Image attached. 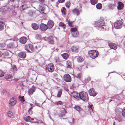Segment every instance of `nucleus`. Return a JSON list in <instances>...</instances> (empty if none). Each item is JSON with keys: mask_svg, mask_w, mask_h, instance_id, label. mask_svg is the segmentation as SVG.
<instances>
[{"mask_svg": "<svg viewBox=\"0 0 125 125\" xmlns=\"http://www.w3.org/2000/svg\"><path fill=\"white\" fill-rule=\"evenodd\" d=\"M104 24V20L101 19L95 21L94 23L95 27L98 30H104L105 27Z\"/></svg>", "mask_w": 125, "mask_h": 125, "instance_id": "nucleus-1", "label": "nucleus"}, {"mask_svg": "<svg viewBox=\"0 0 125 125\" xmlns=\"http://www.w3.org/2000/svg\"><path fill=\"white\" fill-rule=\"evenodd\" d=\"M79 100H81L84 101H87L89 100V98L87 93L83 91L80 92L79 93Z\"/></svg>", "mask_w": 125, "mask_h": 125, "instance_id": "nucleus-2", "label": "nucleus"}, {"mask_svg": "<svg viewBox=\"0 0 125 125\" xmlns=\"http://www.w3.org/2000/svg\"><path fill=\"white\" fill-rule=\"evenodd\" d=\"M88 53L89 56L93 59L97 57L99 54L98 51L94 50L90 51L88 52Z\"/></svg>", "mask_w": 125, "mask_h": 125, "instance_id": "nucleus-3", "label": "nucleus"}, {"mask_svg": "<svg viewBox=\"0 0 125 125\" xmlns=\"http://www.w3.org/2000/svg\"><path fill=\"white\" fill-rule=\"evenodd\" d=\"M123 24V22L121 21L118 20L114 23V27L116 29H119L122 27Z\"/></svg>", "mask_w": 125, "mask_h": 125, "instance_id": "nucleus-4", "label": "nucleus"}, {"mask_svg": "<svg viewBox=\"0 0 125 125\" xmlns=\"http://www.w3.org/2000/svg\"><path fill=\"white\" fill-rule=\"evenodd\" d=\"M25 50L28 52H32L33 51V48L31 44H29L26 45Z\"/></svg>", "mask_w": 125, "mask_h": 125, "instance_id": "nucleus-5", "label": "nucleus"}, {"mask_svg": "<svg viewBox=\"0 0 125 125\" xmlns=\"http://www.w3.org/2000/svg\"><path fill=\"white\" fill-rule=\"evenodd\" d=\"M71 97L73 98L76 101L79 100V94L78 93L75 91H74L71 93Z\"/></svg>", "mask_w": 125, "mask_h": 125, "instance_id": "nucleus-6", "label": "nucleus"}, {"mask_svg": "<svg viewBox=\"0 0 125 125\" xmlns=\"http://www.w3.org/2000/svg\"><path fill=\"white\" fill-rule=\"evenodd\" d=\"M71 30L72 33V35L73 37H76L78 35L79 33L76 28H71Z\"/></svg>", "mask_w": 125, "mask_h": 125, "instance_id": "nucleus-7", "label": "nucleus"}, {"mask_svg": "<svg viewBox=\"0 0 125 125\" xmlns=\"http://www.w3.org/2000/svg\"><path fill=\"white\" fill-rule=\"evenodd\" d=\"M48 71L50 72H53L54 70V66L52 63L49 64L47 67L46 68Z\"/></svg>", "mask_w": 125, "mask_h": 125, "instance_id": "nucleus-8", "label": "nucleus"}, {"mask_svg": "<svg viewBox=\"0 0 125 125\" xmlns=\"http://www.w3.org/2000/svg\"><path fill=\"white\" fill-rule=\"evenodd\" d=\"M64 80L66 82H70L71 81V78L70 75L68 74H64L63 76Z\"/></svg>", "mask_w": 125, "mask_h": 125, "instance_id": "nucleus-9", "label": "nucleus"}, {"mask_svg": "<svg viewBox=\"0 0 125 125\" xmlns=\"http://www.w3.org/2000/svg\"><path fill=\"white\" fill-rule=\"evenodd\" d=\"M90 95L94 96H96L97 93L96 92L94 89L93 88L90 89L88 91Z\"/></svg>", "mask_w": 125, "mask_h": 125, "instance_id": "nucleus-10", "label": "nucleus"}, {"mask_svg": "<svg viewBox=\"0 0 125 125\" xmlns=\"http://www.w3.org/2000/svg\"><path fill=\"white\" fill-rule=\"evenodd\" d=\"M111 2L108 4L109 8L111 10H113L115 6V0H111Z\"/></svg>", "mask_w": 125, "mask_h": 125, "instance_id": "nucleus-11", "label": "nucleus"}, {"mask_svg": "<svg viewBox=\"0 0 125 125\" xmlns=\"http://www.w3.org/2000/svg\"><path fill=\"white\" fill-rule=\"evenodd\" d=\"M98 41L97 39H93L88 41L87 43L88 45L93 46L95 45V42H97Z\"/></svg>", "mask_w": 125, "mask_h": 125, "instance_id": "nucleus-12", "label": "nucleus"}, {"mask_svg": "<svg viewBox=\"0 0 125 125\" xmlns=\"http://www.w3.org/2000/svg\"><path fill=\"white\" fill-rule=\"evenodd\" d=\"M16 103V101L15 98L12 97L9 100V103L10 105L11 106L15 105Z\"/></svg>", "mask_w": 125, "mask_h": 125, "instance_id": "nucleus-13", "label": "nucleus"}, {"mask_svg": "<svg viewBox=\"0 0 125 125\" xmlns=\"http://www.w3.org/2000/svg\"><path fill=\"white\" fill-rule=\"evenodd\" d=\"M66 113L65 109L63 108H61L60 109V113L59 115L60 116H63L65 115Z\"/></svg>", "mask_w": 125, "mask_h": 125, "instance_id": "nucleus-14", "label": "nucleus"}, {"mask_svg": "<svg viewBox=\"0 0 125 125\" xmlns=\"http://www.w3.org/2000/svg\"><path fill=\"white\" fill-rule=\"evenodd\" d=\"M40 28L41 30L44 31L46 30L48 28L46 25L45 24L43 23H42L40 25Z\"/></svg>", "mask_w": 125, "mask_h": 125, "instance_id": "nucleus-15", "label": "nucleus"}, {"mask_svg": "<svg viewBox=\"0 0 125 125\" xmlns=\"http://www.w3.org/2000/svg\"><path fill=\"white\" fill-rule=\"evenodd\" d=\"M27 39L25 37H22L19 39V42L21 43L24 44L27 42Z\"/></svg>", "mask_w": 125, "mask_h": 125, "instance_id": "nucleus-16", "label": "nucleus"}, {"mask_svg": "<svg viewBox=\"0 0 125 125\" xmlns=\"http://www.w3.org/2000/svg\"><path fill=\"white\" fill-rule=\"evenodd\" d=\"M17 70L16 66L14 65L12 66L11 68L10 71V73H16Z\"/></svg>", "mask_w": 125, "mask_h": 125, "instance_id": "nucleus-17", "label": "nucleus"}, {"mask_svg": "<svg viewBox=\"0 0 125 125\" xmlns=\"http://www.w3.org/2000/svg\"><path fill=\"white\" fill-rule=\"evenodd\" d=\"M54 25V22L53 21L51 20L49 21H48L47 25L48 28L49 29L52 28Z\"/></svg>", "mask_w": 125, "mask_h": 125, "instance_id": "nucleus-18", "label": "nucleus"}, {"mask_svg": "<svg viewBox=\"0 0 125 125\" xmlns=\"http://www.w3.org/2000/svg\"><path fill=\"white\" fill-rule=\"evenodd\" d=\"M18 56L22 59L25 58L26 56V54L25 52H20L18 54Z\"/></svg>", "mask_w": 125, "mask_h": 125, "instance_id": "nucleus-19", "label": "nucleus"}, {"mask_svg": "<svg viewBox=\"0 0 125 125\" xmlns=\"http://www.w3.org/2000/svg\"><path fill=\"white\" fill-rule=\"evenodd\" d=\"M110 47L111 48L114 50H116L117 48V46L115 43H111L109 44Z\"/></svg>", "mask_w": 125, "mask_h": 125, "instance_id": "nucleus-20", "label": "nucleus"}, {"mask_svg": "<svg viewBox=\"0 0 125 125\" xmlns=\"http://www.w3.org/2000/svg\"><path fill=\"white\" fill-rule=\"evenodd\" d=\"M47 41L50 44H54V41L53 40V37L52 36L49 37L48 38Z\"/></svg>", "mask_w": 125, "mask_h": 125, "instance_id": "nucleus-21", "label": "nucleus"}, {"mask_svg": "<svg viewBox=\"0 0 125 125\" xmlns=\"http://www.w3.org/2000/svg\"><path fill=\"white\" fill-rule=\"evenodd\" d=\"M124 5L123 4L120 2H118V5L117 7V9L118 10H122L123 8Z\"/></svg>", "mask_w": 125, "mask_h": 125, "instance_id": "nucleus-22", "label": "nucleus"}, {"mask_svg": "<svg viewBox=\"0 0 125 125\" xmlns=\"http://www.w3.org/2000/svg\"><path fill=\"white\" fill-rule=\"evenodd\" d=\"M32 28L34 30H37L39 28V25L35 23H33L31 25Z\"/></svg>", "mask_w": 125, "mask_h": 125, "instance_id": "nucleus-23", "label": "nucleus"}, {"mask_svg": "<svg viewBox=\"0 0 125 125\" xmlns=\"http://www.w3.org/2000/svg\"><path fill=\"white\" fill-rule=\"evenodd\" d=\"M73 13L75 15H78L79 14V10L76 9H74L72 11Z\"/></svg>", "mask_w": 125, "mask_h": 125, "instance_id": "nucleus-24", "label": "nucleus"}, {"mask_svg": "<svg viewBox=\"0 0 125 125\" xmlns=\"http://www.w3.org/2000/svg\"><path fill=\"white\" fill-rule=\"evenodd\" d=\"M24 120L26 122H30L33 120V119L31 118L29 116H27L24 118Z\"/></svg>", "mask_w": 125, "mask_h": 125, "instance_id": "nucleus-25", "label": "nucleus"}, {"mask_svg": "<svg viewBox=\"0 0 125 125\" xmlns=\"http://www.w3.org/2000/svg\"><path fill=\"white\" fill-rule=\"evenodd\" d=\"M12 77L10 75H7L5 76V79L9 81H11L13 79Z\"/></svg>", "mask_w": 125, "mask_h": 125, "instance_id": "nucleus-26", "label": "nucleus"}, {"mask_svg": "<svg viewBox=\"0 0 125 125\" xmlns=\"http://www.w3.org/2000/svg\"><path fill=\"white\" fill-rule=\"evenodd\" d=\"M61 56L64 59L66 60L68 58L69 55L68 53H64L62 54Z\"/></svg>", "mask_w": 125, "mask_h": 125, "instance_id": "nucleus-27", "label": "nucleus"}, {"mask_svg": "<svg viewBox=\"0 0 125 125\" xmlns=\"http://www.w3.org/2000/svg\"><path fill=\"white\" fill-rule=\"evenodd\" d=\"M42 47V46L41 44H40L39 43L37 44V45L35 47V48L37 49L38 50H41Z\"/></svg>", "mask_w": 125, "mask_h": 125, "instance_id": "nucleus-28", "label": "nucleus"}, {"mask_svg": "<svg viewBox=\"0 0 125 125\" xmlns=\"http://www.w3.org/2000/svg\"><path fill=\"white\" fill-rule=\"evenodd\" d=\"M66 64L67 67V68L70 67L72 65V63L71 62L69 61H67Z\"/></svg>", "mask_w": 125, "mask_h": 125, "instance_id": "nucleus-29", "label": "nucleus"}, {"mask_svg": "<svg viewBox=\"0 0 125 125\" xmlns=\"http://www.w3.org/2000/svg\"><path fill=\"white\" fill-rule=\"evenodd\" d=\"M35 89H31L29 90L28 93L30 95H31L34 92Z\"/></svg>", "mask_w": 125, "mask_h": 125, "instance_id": "nucleus-30", "label": "nucleus"}, {"mask_svg": "<svg viewBox=\"0 0 125 125\" xmlns=\"http://www.w3.org/2000/svg\"><path fill=\"white\" fill-rule=\"evenodd\" d=\"M59 26L60 27H62L63 29H65L66 26L62 22H60L59 24Z\"/></svg>", "mask_w": 125, "mask_h": 125, "instance_id": "nucleus-31", "label": "nucleus"}, {"mask_svg": "<svg viewBox=\"0 0 125 125\" xmlns=\"http://www.w3.org/2000/svg\"><path fill=\"white\" fill-rule=\"evenodd\" d=\"M35 62L39 65H41L42 64H43L42 61H41L40 59L39 60H35Z\"/></svg>", "mask_w": 125, "mask_h": 125, "instance_id": "nucleus-32", "label": "nucleus"}, {"mask_svg": "<svg viewBox=\"0 0 125 125\" xmlns=\"http://www.w3.org/2000/svg\"><path fill=\"white\" fill-rule=\"evenodd\" d=\"M62 89H60L58 90V93L57 94V97H60L61 96L62 93Z\"/></svg>", "mask_w": 125, "mask_h": 125, "instance_id": "nucleus-33", "label": "nucleus"}, {"mask_svg": "<svg viewBox=\"0 0 125 125\" xmlns=\"http://www.w3.org/2000/svg\"><path fill=\"white\" fill-rule=\"evenodd\" d=\"M28 7V6L27 4H24L22 5L21 7V8L23 10H25Z\"/></svg>", "mask_w": 125, "mask_h": 125, "instance_id": "nucleus-34", "label": "nucleus"}, {"mask_svg": "<svg viewBox=\"0 0 125 125\" xmlns=\"http://www.w3.org/2000/svg\"><path fill=\"white\" fill-rule=\"evenodd\" d=\"M74 108L76 110H77L78 112H79L81 111L82 110V109L79 106L77 105L75 106Z\"/></svg>", "mask_w": 125, "mask_h": 125, "instance_id": "nucleus-35", "label": "nucleus"}, {"mask_svg": "<svg viewBox=\"0 0 125 125\" xmlns=\"http://www.w3.org/2000/svg\"><path fill=\"white\" fill-rule=\"evenodd\" d=\"M77 61L79 62H81L83 61V58L81 56L78 57L77 59Z\"/></svg>", "mask_w": 125, "mask_h": 125, "instance_id": "nucleus-36", "label": "nucleus"}, {"mask_svg": "<svg viewBox=\"0 0 125 125\" xmlns=\"http://www.w3.org/2000/svg\"><path fill=\"white\" fill-rule=\"evenodd\" d=\"M54 62L56 63H58L60 62V60L58 57H55L54 58Z\"/></svg>", "mask_w": 125, "mask_h": 125, "instance_id": "nucleus-37", "label": "nucleus"}, {"mask_svg": "<svg viewBox=\"0 0 125 125\" xmlns=\"http://www.w3.org/2000/svg\"><path fill=\"white\" fill-rule=\"evenodd\" d=\"M96 8L98 9H101L102 8V5L101 3H99L97 4L96 6Z\"/></svg>", "mask_w": 125, "mask_h": 125, "instance_id": "nucleus-38", "label": "nucleus"}, {"mask_svg": "<svg viewBox=\"0 0 125 125\" xmlns=\"http://www.w3.org/2000/svg\"><path fill=\"white\" fill-rule=\"evenodd\" d=\"M72 51L73 52H77L78 51V49L75 47H73L72 48Z\"/></svg>", "mask_w": 125, "mask_h": 125, "instance_id": "nucleus-39", "label": "nucleus"}, {"mask_svg": "<svg viewBox=\"0 0 125 125\" xmlns=\"http://www.w3.org/2000/svg\"><path fill=\"white\" fill-rule=\"evenodd\" d=\"M121 110V109L120 108H117L115 109V112L117 114L120 113Z\"/></svg>", "mask_w": 125, "mask_h": 125, "instance_id": "nucleus-40", "label": "nucleus"}, {"mask_svg": "<svg viewBox=\"0 0 125 125\" xmlns=\"http://www.w3.org/2000/svg\"><path fill=\"white\" fill-rule=\"evenodd\" d=\"M4 25L3 23L2 22H0V31L2 30L4 28Z\"/></svg>", "mask_w": 125, "mask_h": 125, "instance_id": "nucleus-41", "label": "nucleus"}, {"mask_svg": "<svg viewBox=\"0 0 125 125\" xmlns=\"http://www.w3.org/2000/svg\"><path fill=\"white\" fill-rule=\"evenodd\" d=\"M35 38L38 40H40L41 38V36L40 35L37 34L35 36Z\"/></svg>", "mask_w": 125, "mask_h": 125, "instance_id": "nucleus-42", "label": "nucleus"}, {"mask_svg": "<svg viewBox=\"0 0 125 125\" xmlns=\"http://www.w3.org/2000/svg\"><path fill=\"white\" fill-rule=\"evenodd\" d=\"M97 0H91V3L93 5L95 4L97 2Z\"/></svg>", "mask_w": 125, "mask_h": 125, "instance_id": "nucleus-43", "label": "nucleus"}, {"mask_svg": "<svg viewBox=\"0 0 125 125\" xmlns=\"http://www.w3.org/2000/svg\"><path fill=\"white\" fill-rule=\"evenodd\" d=\"M44 8L43 7V6L42 5H40V7L39 8V9L41 11L43 12L44 11Z\"/></svg>", "mask_w": 125, "mask_h": 125, "instance_id": "nucleus-44", "label": "nucleus"}, {"mask_svg": "<svg viewBox=\"0 0 125 125\" xmlns=\"http://www.w3.org/2000/svg\"><path fill=\"white\" fill-rule=\"evenodd\" d=\"M63 103L61 101H59L58 102H55V104L57 105H62L63 104Z\"/></svg>", "mask_w": 125, "mask_h": 125, "instance_id": "nucleus-45", "label": "nucleus"}, {"mask_svg": "<svg viewBox=\"0 0 125 125\" xmlns=\"http://www.w3.org/2000/svg\"><path fill=\"white\" fill-rule=\"evenodd\" d=\"M61 11L63 14L65 15L66 14V10L64 7H62L61 9Z\"/></svg>", "mask_w": 125, "mask_h": 125, "instance_id": "nucleus-46", "label": "nucleus"}, {"mask_svg": "<svg viewBox=\"0 0 125 125\" xmlns=\"http://www.w3.org/2000/svg\"><path fill=\"white\" fill-rule=\"evenodd\" d=\"M8 116L10 117H11L13 116V114L11 111H9L8 113Z\"/></svg>", "mask_w": 125, "mask_h": 125, "instance_id": "nucleus-47", "label": "nucleus"}, {"mask_svg": "<svg viewBox=\"0 0 125 125\" xmlns=\"http://www.w3.org/2000/svg\"><path fill=\"white\" fill-rule=\"evenodd\" d=\"M29 15L30 16H32L34 15L35 14V12L33 11H30L29 12Z\"/></svg>", "mask_w": 125, "mask_h": 125, "instance_id": "nucleus-48", "label": "nucleus"}, {"mask_svg": "<svg viewBox=\"0 0 125 125\" xmlns=\"http://www.w3.org/2000/svg\"><path fill=\"white\" fill-rule=\"evenodd\" d=\"M122 114L123 116L125 117V107L123 109L122 111Z\"/></svg>", "mask_w": 125, "mask_h": 125, "instance_id": "nucleus-49", "label": "nucleus"}, {"mask_svg": "<svg viewBox=\"0 0 125 125\" xmlns=\"http://www.w3.org/2000/svg\"><path fill=\"white\" fill-rule=\"evenodd\" d=\"M76 77L78 78L79 79H81L82 77V74L81 73H78L77 74Z\"/></svg>", "mask_w": 125, "mask_h": 125, "instance_id": "nucleus-50", "label": "nucleus"}, {"mask_svg": "<svg viewBox=\"0 0 125 125\" xmlns=\"http://www.w3.org/2000/svg\"><path fill=\"white\" fill-rule=\"evenodd\" d=\"M91 78L90 76H88L84 80V81L85 82L87 83L88 81L90 80Z\"/></svg>", "mask_w": 125, "mask_h": 125, "instance_id": "nucleus-51", "label": "nucleus"}, {"mask_svg": "<svg viewBox=\"0 0 125 125\" xmlns=\"http://www.w3.org/2000/svg\"><path fill=\"white\" fill-rule=\"evenodd\" d=\"M19 99L20 100L24 102V101L25 100L24 99V96H20L19 97Z\"/></svg>", "mask_w": 125, "mask_h": 125, "instance_id": "nucleus-52", "label": "nucleus"}, {"mask_svg": "<svg viewBox=\"0 0 125 125\" xmlns=\"http://www.w3.org/2000/svg\"><path fill=\"white\" fill-rule=\"evenodd\" d=\"M6 44L4 42L0 43V47H3L5 46Z\"/></svg>", "mask_w": 125, "mask_h": 125, "instance_id": "nucleus-53", "label": "nucleus"}, {"mask_svg": "<svg viewBox=\"0 0 125 125\" xmlns=\"http://www.w3.org/2000/svg\"><path fill=\"white\" fill-rule=\"evenodd\" d=\"M4 72L0 70V77L3 76L4 75Z\"/></svg>", "mask_w": 125, "mask_h": 125, "instance_id": "nucleus-54", "label": "nucleus"}, {"mask_svg": "<svg viewBox=\"0 0 125 125\" xmlns=\"http://www.w3.org/2000/svg\"><path fill=\"white\" fill-rule=\"evenodd\" d=\"M11 40H12L15 41V43H16V41L17 40V38L16 37H13L12 38H11Z\"/></svg>", "mask_w": 125, "mask_h": 125, "instance_id": "nucleus-55", "label": "nucleus"}, {"mask_svg": "<svg viewBox=\"0 0 125 125\" xmlns=\"http://www.w3.org/2000/svg\"><path fill=\"white\" fill-rule=\"evenodd\" d=\"M73 22L69 21L68 22V24L69 25L70 27H72V23Z\"/></svg>", "mask_w": 125, "mask_h": 125, "instance_id": "nucleus-56", "label": "nucleus"}, {"mask_svg": "<svg viewBox=\"0 0 125 125\" xmlns=\"http://www.w3.org/2000/svg\"><path fill=\"white\" fill-rule=\"evenodd\" d=\"M6 38L7 40H11V38H10V37L8 35L6 36Z\"/></svg>", "mask_w": 125, "mask_h": 125, "instance_id": "nucleus-57", "label": "nucleus"}, {"mask_svg": "<svg viewBox=\"0 0 125 125\" xmlns=\"http://www.w3.org/2000/svg\"><path fill=\"white\" fill-rule=\"evenodd\" d=\"M32 107H31L28 110V112L29 113V114L30 115H31L32 114V111H31V110L32 109Z\"/></svg>", "mask_w": 125, "mask_h": 125, "instance_id": "nucleus-58", "label": "nucleus"}, {"mask_svg": "<svg viewBox=\"0 0 125 125\" xmlns=\"http://www.w3.org/2000/svg\"><path fill=\"white\" fill-rule=\"evenodd\" d=\"M92 104H89V105L88 106V108L89 109H91L92 110H93V109L92 108Z\"/></svg>", "mask_w": 125, "mask_h": 125, "instance_id": "nucleus-59", "label": "nucleus"}, {"mask_svg": "<svg viewBox=\"0 0 125 125\" xmlns=\"http://www.w3.org/2000/svg\"><path fill=\"white\" fill-rule=\"evenodd\" d=\"M35 103L36 105L37 106L39 107L41 106V105L40 104L37 103H36L35 102Z\"/></svg>", "mask_w": 125, "mask_h": 125, "instance_id": "nucleus-60", "label": "nucleus"}, {"mask_svg": "<svg viewBox=\"0 0 125 125\" xmlns=\"http://www.w3.org/2000/svg\"><path fill=\"white\" fill-rule=\"evenodd\" d=\"M4 55L6 56H7L9 55V54L8 52L7 51H6L4 53Z\"/></svg>", "mask_w": 125, "mask_h": 125, "instance_id": "nucleus-61", "label": "nucleus"}, {"mask_svg": "<svg viewBox=\"0 0 125 125\" xmlns=\"http://www.w3.org/2000/svg\"><path fill=\"white\" fill-rule=\"evenodd\" d=\"M66 6L67 7V8H69L70 6V4L69 3H67L66 4Z\"/></svg>", "mask_w": 125, "mask_h": 125, "instance_id": "nucleus-62", "label": "nucleus"}, {"mask_svg": "<svg viewBox=\"0 0 125 125\" xmlns=\"http://www.w3.org/2000/svg\"><path fill=\"white\" fill-rule=\"evenodd\" d=\"M115 96H113L111 100L109 102H110L111 101L113 100L115 98Z\"/></svg>", "mask_w": 125, "mask_h": 125, "instance_id": "nucleus-63", "label": "nucleus"}, {"mask_svg": "<svg viewBox=\"0 0 125 125\" xmlns=\"http://www.w3.org/2000/svg\"><path fill=\"white\" fill-rule=\"evenodd\" d=\"M39 0L40 2L42 3H44L45 1V0Z\"/></svg>", "mask_w": 125, "mask_h": 125, "instance_id": "nucleus-64", "label": "nucleus"}]
</instances>
